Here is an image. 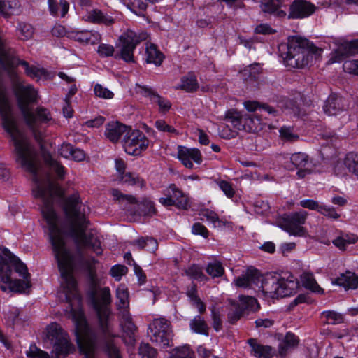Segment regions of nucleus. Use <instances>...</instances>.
I'll return each mask as SVG.
<instances>
[{
	"label": "nucleus",
	"mask_w": 358,
	"mask_h": 358,
	"mask_svg": "<svg viewBox=\"0 0 358 358\" xmlns=\"http://www.w3.org/2000/svg\"><path fill=\"white\" fill-rule=\"evenodd\" d=\"M245 108L255 113L248 116L245 119L246 122H251L249 126L250 130L257 131L268 127L269 129H275V127L270 122L273 118L278 115V110L267 103H260L256 101H247L244 102Z\"/></svg>",
	"instance_id": "5"
},
{
	"label": "nucleus",
	"mask_w": 358,
	"mask_h": 358,
	"mask_svg": "<svg viewBox=\"0 0 358 358\" xmlns=\"http://www.w3.org/2000/svg\"><path fill=\"white\" fill-rule=\"evenodd\" d=\"M178 157L182 164L188 169L193 168L192 161L198 164L202 162V155L197 148H187L183 146L178 147Z\"/></svg>",
	"instance_id": "19"
},
{
	"label": "nucleus",
	"mask_w": 358,
	"mask_h": 358,
	"mask_svg": "<svg viewBox=\"0 0 358 358\" xmlns=\"http://www.w3.org/2000/svg\"><path fill=\"white\" fill-rule=\"evenodd\" d=\"M89 36L88 31H76V30H72V31H68L67 33V37L70 39H73L76 41L80 42V43H87V40H89V38L87 36Z\"/></svg>",
	"instance_id": "51"
},
{
	"label": "nucleus",
	"mask_w": 358,
	"mask_h": 358,
	"mask_svg": "<svg viewBox=\"0 0 358 358\" xmlns=\"http://www.w3.org/2000/svg\"><path fill=\"white\" fill-rule=\"evenodd\" d=\"M83 19L85 21L90 23L103 24L106 26H110L115 22V20L112 16L104 13L99 9H93L88 11L87 14L83 16Z\"/></svg>",
	"instance_id": "23"
},
{
	"label": "nucleus",
	"mask_w": 358,
	"mask_h": 358,
	"mask_svg": "<svg viewBox=\"0 0 358 358\" xmlns=\"http://www.w3.org/2000/svg\"><path fill=\"white\" fill-rule=\"evenodd\" d=\"M308 213L304 210L284 214L278 220V226L289 235L303 237L307 234L303 226L306 220Z\"/></svg>",
	"instance_id": "9"
},
{
	"label": "nucleus",
	"mask_w": 358,
	"mask_h": 358,
	"mask_svg": "<svg viewBox=\"0 0 358 358\" xmlns=\"http://www.w3.org/2000/svg\"><path fill=\"white\" fill-rule=\"evenodd\" d=\"M127 271V268L122 265L113 266L110 271V274L113 276L116 281H120L122 276L125 275Z\"/></svg>",
	"instance_id": "62"
},
{
	"label": "nucleus",
	"mask_w": 358,
	"mask_h": 358,
	"mask_svg": "<svg viewBox=\"0 0 358 358\" xmlns=\"http://www.w3.org/2000/svg\"><path fill=\"white\" fill-rule=\"evenodd\" d=\"M164 195L171 196L174 200H178L180 197L185 195L183 192L178 188L175 184H171L164 192Z\"/></svg>",
	"instance_id": "59"
},
{
	"label": "nucleus",
	"mask_w": 358,
	"mask_h": 358,
	"mask_svg": "<svg viewBox=\"0 0 358 358\" xmlns=\"http://www.w3.org/2000/svg\"><path fill=\"white\" fill-rule=\"evenodd\" d=\"M358 53V40L347 41L341 43L333 53L331 59L338 62L349 55Z\"/></svg>",
	"instance_id": "21"
},
{
	"label": "nucleus",
	"mask_w": 358,
	"mask_h": 358,
	"mask_svg": "<svg viewBox=\"0 0 358 358\" xmlns=\"http://www.w3.org/2000/svg\"><path fill=\"white\" fill-rule=\"evenodd\" d=\"M212 326L215 331H220L222 329V315L218 308L215 307L211 308Z\"/></svg>",
	"instance_id": "50"
},
{
	"label": "nucleus",
	"mask_w": 358,
	"mask_h": 358,
	"mask_svg": "<svg viewBox=\"0 0 358 358\" xmlns=\"http://www.w3.org/2000/svg\"><path fill=\"white\" fill-rule=\"evenodd\" d=\"M22 115L26 124L31 130L34 138L38 143H41L43 134L40 128L43 125L48 127L55 122L50 110L43 106H38L35 110L30 108Z\"/></svg>",
	"instance_id": "6"
},
{
	"label": "nucleus",
	"mask_w": 358,
	"mask_h": 358,
	"mask_svg": "<svg viewBox=\"0 0 358 358\" xmlns=\"http://www.w3.org/2000/svg\"><path fill=\"white\" fill-rule=\"evenodd\" d=\"M130 127L119 122H110L106 125L105 136L113 143H117L121 137H125Z\"/></svg>",
	"instance_id": "20"
},
{
	"label": "nucleus",
	"mask_w": 358,
	"mask_h": 358,
	"mask_svg": "<svg viewBox=\"0 0 358 358\" xmlns=\"http://www.w3.org/2000/svg\"><path fill=\"white\" fill-rule=\"evenodd\" d=\"M299 343V338L294 333L287 332L278 345V353L285 357L287 353L296 348Z\"/></svg>",
	"instance_id": "26"
},
{
	"label": "nucleus",
	"mask_w": 358,
	"mask_h": 358,
	"mask_svg": "<svg viewBox=\"0 0 358 358\" xmlns=\"http://www.w3.org/2000/svg\"><path fill=\"white\" fill-rule=\"evenodd\" d=\"M133 244L138 246L139 249H144L150 252H155L158 248L157 240L152 237L141 238L135 241Z\"/></svg>",
	"instance_id": "38"
},
{
	"label": "nucleus",
	"mask_w": 358,
	"mask_h": 358,
	"mask_svg": "<svg viewBox=\"0 0 358 358\" xmlns=\"http://www.w3.org/2000/svg\"><path fill=\"white\" fill-rule=\"evenodd\" d=\"M98 261L94 257H90L88 259L84 261V264L87 266L89 269V282L98 278L96 271L94 270V266L97 264Z\"/></svg>",
	"instance_id": "61"
},
{
	"label": "nucleus",
	"mask_w": 358,
	"mask_h": 358,
	"mask_svg": "<svg viewBox=\"0 0 358 358\" xmlns=\"http://www.w3.org/2000/svg\"><path fill=\"white\" fill-rule=\"evenodd\" d=\"M206 271L213 278L221 277L224 273V268L222 264L217 261L208 263Z\"/></svg>",
	"instance_id": "46"
},
{
	"label": "nucleus",
	"mask_w": 358,
	"mask_h": 358,
	"mask_svg": "<svg viewBox=\"0 0 358 358\" xmlns=\"http://www.w3.org/2000/svg\"><path fill=\"white\" fill-rule=\"evenodd\" d=\"M319 213L329 219L338 220L340 217V214L336 211V209L334 207L324 204H322L321 208L319 210Z\"/></svg>",
	"instance_id": "60"
},
{
	"label": "nucleus",
	"mask_w": 358,
	"mask_h": 358,
	"mask_svg": "<svg viewBox=\"0 0 358 358\" xmlns=\"http://www.w3.org/2000/svg\"><path fill=\"white\" fill-rule=\"evenodd\" d=\"M27 358H50L47 352L38 348L35 345L30 346L29 350L27 352Z\"/></svg>",
	"instance_id": "58"
},
{
	"label": "nucleus",
	"mask_w": 358,
	"mask_h": 358,
	"mask_svg": "<svg viewBox=\"0 0 358 358\" xmlns=\"http://www.w3.org/2000/svg\"><path fill=\"white\" fill-rule=\"evenodd\" d=\"M94 92L96 96L102 99H112L114 96L113 92L108 88L103 87L100 84H96L94 87Z\"/></svg>",
	"instance_id": "54"
},
{
	"label": "nucleus",
	"mask_w": 358,
	"mask_h": 358,
	"mask_svg": "<svg viewBox=\"0 0 358 358\" xmlns=\"http://www.w3.org/2000/svg\"><path fill=\"white\" fill-rule=\"evenodd\" d=\"M0 278L3 292H22L31 286L27 266L10 252L0 254Z\"/></svg>",
	"instance_id": "3"
},
{
	"label": "nucleus",
	"mask_w": 358,
	"mask_h": 358,
	"mask_svg": "<svg viewBox=\"0 0 358 358\" xmlns=\"http://www.w3.org/2000/svg\"><path fill=\"white\" fill-rule=\"evenodd\" d=\"M248 117H243L241 114L236 110H228L225 115V121L231 124L234 130L245 129V124H248V127L251 125V122H246L245 119Z\"/></svg>",
	"instance_id": "31"
},
{
	"label": "nucleus",
	"mask_w": 358,
	"mask_h": 358,
	"mask_svg": "<svg viewBox=\"0 0 358 358\" xmlns=\"http://www.w3.org/2000/svg\"><path fill=\"white\" fill-rule=\"evenodd\" d=\"M282 3V0H261L260 8L264 13L282 18L287 15V13L280 9Z\"/></svg>",
	"instance_id": "27"
},
{
	"label": "nucleus",
	"mask_w": 358,
	"mask_h": 358,
	"mask_svg": "<svg viewBox=\"0 0 358 358\" xmlns=\"http://www.w3.org/2000/svg\"><path fill=\"white\" fill-rule=\"evenodd\" d=\"M148 335L152 342L169 346L173 336L171 322L163 317L155 318L148 326Z\"/></svg>",
	"instance_id": "10"
},
{
	"label": "nucleus",
	"mask_w": 358,
	"mask_h": 358,
	"mask_svg": "<svg viewBox=\"0 0 358 358\" xmlns=\"http://www.w3.org/2000/svg\"><path fill=\"white\" fill-rule=\"evenodd\" d=\"M81 207L82 202L78 193L63 199V209L69 222L71 236L78 245L91 248L100 255L103 251L101 241L92 232L86 233L90 222Z\"/></svg>",
	"instance_id": "2"
},
{
	"label": "nucleus",
	"mask_w": 358,
	"mask_h": 358,
	"mask_svg": "<svg viewBox=\"0 0 358 358\" xmlns=\"http://www.w3.org/2000/svg\"><path fill=\"white\" fill-rule=\"evenodd\" d=\"M240 303L238 306L245 313V310L257 311L259 309V304L257 300L249 296H241L239 297Z\"/></svg>",
	"instance_id": "36"
},
{
	"label": "nucleus",
	"mask_w": 358,
	"mask_h": 358,
	"mask_svg": "<svg viewBox=\"0 0 358 358\" xmlns=\"http://www.w3.org/2000/svg\"><path fill=\"white\" fill-rule=\"evenodd\" d=\"M13 91L17 99L18 107L23 114L30 109L29 104L36 102L38 98L37 91L30 84L24 85L21 80L15 82L10 80Z\"/></svg>",
	"instance_id": "12"
},
{
	"label": "nucleus",
	"mask_w": 358,
	"mask_h": 358,
	"mask_svg": "<svg viewBox=\"0 0 358 358\" xmlns=\"http://www.w3.org/2000/svg\"><path fill=\"white\" fill-rule=\"evenodd\" d=\"M280 276L271 273H267L265 275L259 274V290L267 299H278L279 287L280 285Z\"/></svg>",
	"instance_id": "14"
},
{
	"label": "nucleus",
	"mask_w": 358,
	"mask_h": 358,
	"mask_svg": "<svg viewBox=\"0 0 358 358\" xmlns=\"http://www.w3.org/2000/svg\"><path fill=\"white\" fill-rule=\"evenodd\" d=\"M317 7L306 0H294L289 8L288 19H303L312 15Z\"/></svg>",
	"instance_id": "16"
},
{
	"label": "nucleus",
	"mask_w": 358,
	"mask_h": 358,
	"mask_svg": "<svg viewBox=\"0 0 358 358\" xmlns=\"http://www.w3.org/2000/svg\"><path fill=\"white\" fill-rule=\"evenodd\" d=\"M278 298L287 297L296 293L298 282L292 279H285L280 277Z\"/></svg>",
	"instance_id": "32"
},
{
	"label": "nucleus",
	"mask_w": 358,
	"mask_h": 358,
	"mask_svg": "<svg viewBox=\"0 0 358 358\" xmlns=\"http://www.w3.org/2000/svg\"><path fill=\"white\" fill-rule=\"evenodd\" d=\"M234 284L238 287L252 288L253 285L259 286V273L256 269H248L245 274L236 278Z\"/></svg>",
	"instance_id": "22"
},
{
	"label": "nucleus",
	"mask_w": 358,
	"mask_h": 358,
	"mask_svg": "<svg viewBox=\"0 0 358 358\" xmlns=\"http://www.w3.org/2000/svg\"><path fill=\"white\" fill-rule=\"evenodd\" d=\"M343 67L345 72L358 75V60L345 61Z\"/></svg>",
	"instance_id": "64"
},
{
	"label": "nucleus",
	"mask_w": 358,
	"mask_h": 358,
	"mask_svg": "<svg viewBox=\"0 0 358 358\" xmlns=\"http://www.w3.org/2000/svg\"><path fill=\"white\" fill-rule=\"evenodd\" d=\"M322 51L308 39L296 36L289 37L286 45L279 47L285 65L291 68H303L313 58L319 57Z\"/></svg>",
	"instance_id": "4"
},
{
	"label": "nucleus",
	"mask_w": 358,
	"mask_h": 358,
	"mask_svg": "<svg viewBox=\"0 0 358 358\" xmlns=\"http://www.w3.org/2000/svg\"><path fill=\"white\" fill-rule=\"evenodd\" d=\"M120 180L121 182L128 185H136L142 187L144 185V182L141 180L138 175L130 172L125 173L120 176Z\"/></svg>",
	"instance_id": "44"
},
{
	"label": "nucleus",
	"mask_w": 358,
	"mask_h": 358,
	"mask_svg": "<svg viewBox=\"0 0 358 358\" xmlns=\"http://www.w3.org/2000/svg\"><path fill=\"white\" fill-rule=\"evenodd\" d=\"M291 164L298 169L296 173L299 178H303L311 173L312 161L306 153L296 152L290 157Z\"/></svg>",
	"instance_id": "18"
},
{
	"label": "nucleus",
	"mask_w": 358,
	"mask_h": 358,
	"mask_svg": "<svg viewBox=\"0 0 358 358\" xmlns=\"http://www.w3.org/2000/svg\"><path fill=\"white\" fill-rule=\"evenodd\" d=\"M20 6L16 0H0V15L4 18H9L15 15ZM1 41H6L0 36Z\"/></svg>",
	"instance_id": "34"
},
{
	"label": "nucleus",
	"mask_w": 358,
	"mask_h": 358,
	"mask_svg": "<svg viewBox=\"0 0 358 358\" xmlns=\"http://www.w3.org/2000/svg\"><path fill=\"white\" fill-rule=\"evenodd\" d=\"M261 70L262 68L259 64H251L243 71L242 75L245 80L249 78L253 80L257 78V76L261 72Z\"/></svg>",
	"instance_id": "49"
},
{
	"label": "nucleus",
	"mask_w": 358,
	"mask_h": 358,
	"mask_svg": "<svg viewBox=\"0 0 358 358\" xmlns=\"http://www.w3.org/2000/svg\"><path fill=\"white\" fill-rule=\"evenodd\" d=\"M44 160L45 164L57 174L59 178H62L64 177V167L60 163L50 155H45L44 157Z\"/></svg>",
	"instance_id": "42"
},
{
	"label": "nucleus",
	"mask_w": 358,
	"mask_h": 358,
	"mask_svg": "<svg viewBox=\"0 0 358 358\" xmlns=\"http://www.w3.org/2000/svg\"><path fill=\"white\" fill-rule=\"evenodd\" d=\"M217 184L220 189L228 198H233L235 194V190L233 188L232 184L226 180H219Z\"/></svg>",
	"instance_id": "55"
},
{
	"label": "nucleus",
	"mask_w": 358,
	"mask_h": 358,
	"mask_svg": "<svg viewBox=\"0 0 358 358\" xmlns=\"http://www.w3.org/2000/svg\"><path fill=\"white\" fill-rule=\"evenodd\" d=\"M111 194L115 200L117 201L124 209L131 214L136 213V206L138 205L136 199L129 194H122L116 189L111 190Z\"/></svg>",
	"instance_id": "25"
},
{
	"label": "nucleus",
	"mask_w": 358,
	"mask_h": 358,
	"mask_svg": "<svg viewBox=\"0 0 358 358\" xmlns=\"http://www.w3.org/2000/svg\"><path fill=\"white\" fill-rule=\"evenodd\" d=\"M348 108L347 101L337 94H331L323 106L324 113L328 115H337Z\"/></svg>",
	"instance_id": "17"
},
{
	"label": "nucleus",
	"mask_w": 358,
	"mask_h": 358,
	"mask_svg": "<svg viewBox=\"0 0 358 358\" xmlns=\"http://www.w3.org/2000/svg\"><path fill=\"white\" fill-rule=\"evenodd\" d=\"M186 295L191 305L197 308L201 315L206 312V305L198 295L197 285L195 283H192L187 287Z\"/></svg>",
	"instance_id": "29"
},
{
	"label": "nucleus",
	"mask_w": 358,
	"mask_h": 358,
	"mask_svg": "<svg viewBox=\"0 0 358 358\" xmlns=\"http://www.w3.org/2000/svg\"><path fill=\"white\" fill-rule=\"evenodd\" d=\"M249 345L251 355L257 358H271L273 355V349L269 345L261 344L256 338H249L247 340Z\"/></svg>",
	"instance_id": "24"
},
{
	"label": "nucleus",
	"mask_w": 358,
	"mask_h": 358,
	"mask_svg": "<svg viewBox=\"0 0 358 358\" xmlns=\"http://www.w3.org/2000/svg\"><path fill=\"white\" fill-rule=\"evenodd\" d=\"M280 137L284 142L293 143L299 139V136L290 127H282L279 130Z\"/></svg>",
	"instance_id": "47"
},
{
	"label": "nucleus",
	"mask_w": 358,
	"mask_h": 358,
	"mask_svg": "<svg viewBox=\"0 0 358 358\" xmlns=\"http://www.w3.org/2000/svg\"><path fill=\"white\" fill-rule=\"evenodd\" d=\"M344 164L349 172L358 178V154L349 152L344 159Z\"/></svg>",
	"instance_id": "39"
},
{
	"label": "nucleus",
	"mask_w": 358,
	"mask_h": 358,
	"mask_svg": "<svg viewBox=\"0 0 358 358\" xmlns=\"http://www.w3.org/2000/svg\"><path fill=\"white\" fill-rule=\"evenodd\" d=\"M90 302L96 313L100 336L90 327L85 319H80L76 324V341L80 352L85 358H94V353L99 345L108 358H122L115 338L117 336L113 332L109 322L111 314L112 296L108 287H104L88 296Z\"/></svg>",
	"instance_id": "1"
},
{
	"label": "nucleus",
	"mask_w": 358,
	"mask_h": 358,
	"mask_svg": "<svg viewBox=\"0 0 358 358\" xmlns=\"http://www.w3.org/2000/svg\"><path fill=\"white\" fill-rule=\"evenodd\" d=\"M333 283L342 286L346 289H354L358 287V276H357L354 273L346 271L337 277Z\"/></svg>",
	"instance_id": "28"
},
{
	"label": "nucleus",
	"mask_w": 358,
	"mask_h": 358,
	"mask_svg": "<svg viewBox=\"0 0 358 358\" xmlns=\"http://www.w3.org/2000/svg\"><path fill=\"white\" fill-rule=\"evenodd\" d=\"M97 53L101 57H113L115 54V48L112 45L101 43L97 48Z\"/></svg>",
	"instance_id": "53"
},
{
	"label": "nucleus",
	"mask_w": 358,
	"mask_h": 358,
	"mask_svg": "<svg viewBox=\"0 0 358 358\" xmlns=\"http://www.w3.org/2000/svg\"><path fill=\"white\" fill-rule=\"evenodd\" d=\"M139 354L143 358H154L157 355V350L149 343H141L139 347Z\"/></svg>",
	"instance_id": "52"
},
{
	"label": "nucleus",
	"mask_w": 358,
	"mask_h": 358,
	"mask_svg": "<svg viewBox=\"0 0 358 358\" xmlns=\"http://www.w3.org/2000/svg\"><path fill=\"white\" fill-rule=\"evenodd\" d=\"M303 285L305 287L315 292L317 288H319V286L314 279L312 274L309 273H305L302 276L301 278Z\"/></svg>",
	"instance_id": "56"
},
{
	"label": "nucleus",
	"mask_w": 358,
	"mask_h": 358,
	"mask_svg": "<svg viewBox=\"0 0 358 358\" xmlns=\"http://www.w3.org/2000/svg\"><path fill=\"white\" fill-rule=\"evenodd\" d=\"M136 91L145 97L150 99L152 103H156L159 106L160 113H166L171 108V103L167 99L160 96L155 90L146 85L136 84Z\"/></svg>",
	"instance_id": "15"
},
{
	"label": "nucleus",
	"mask_w": 358,
	"mask_h": 358,
	"mask_svg": "<svg viewBox=\"0 0 358 358\" xmlns=\"http://www.w3.org/2000/svg\"><path fill=\"white\" fill-rule=\"evenodd\" d=\"M145 55L146 62L148 63L154 64L157 66L161 65L164 58L163 53L152 43H150L147 45Z\"/></svg>",
	"instance_id": "35"
},
{
	"label": "nucleus",
	"mask_w": 358,
	"mask_h": 358,
	"mask_svg": "<svg viewBox=\"0 0 358 358\" xmlns=\"http://www.w3.org/2000/svg\"><path fill=\"white\" fill-rule=\"evenodd\" d=\"M189 325L190 330L193 333L206 336H209L210 328L201 315H198L194 317V318L189 321Z\"/></svg>",
	"instance_id": "30"
},
{
	"label": "nucleus",
	"mask_w": 358,
	"mask_h": 358,
	"mask_svg": "<svg viewBox=\"0 0 358 358\" xmlns=\"http://www.w3.org/2000/svg\"><path fill=\"white\" fill-rule=\"evenodd\" d=\"M194 352L187 346L178 347L173 349L170 352L169 358H193Z\"/></svg>",
	"instance_id": "48"
},
{
	"label": "nucleus",
	"mask_w": 358,
	"mask_h": 358,
	"mask_svg": "<svg viewBox=\"0 0 358 358\" xmlns=\"http://www.w3.org/2000/svg\"><path fill=\"white\" fill-rule=\"evenodd\" d=\"M219 134L222 138L231 139L236 136L237 131L231 129L229 124H226L221 127Z\"/></svg>",
	"instance_id": "63"
},
{
	"label": "nucleus",
	"mask_w": 358,
	"mask_h": 358,
	"mask_svg": "<svg viewBox=\"0 0 358 358\" xmlns=\"http://www.w3.org/2000/svg\"><path fill=\"white\" fill-rule=\"evenodd\" d=\"M122 142L124 151L133 156L140 155L149 145V140L141 131L131 128L125 134Z\"/></svg>",
	"instance_id": "13"
},
{
	"label": "nucleus",
	"mask_w": 358,
	"mask_h": 358,
	"mask_svg": "<svg viewBox=\"0 0 358 358\" xmlns=\"http://www.w3.org/2000/svg\"><path fill=\"white\" fill-rule=\"evenodd\" d=\"M17 34L20 40L27 41L32 37L34 28L30 24L19 22L17 27Z\"/></svg>",
	"instance_id": "41"
},
{
	"label": "nucleus",
	"mask_w": 358,
	"mask_h": 358,
	"mask_svg": "<svg viewBox=\"0 0 358 358\" xmlns=\"http://www.w3.org/2000/svg\"><path fill=\"white\" fill-rule=\"evenodd\" d=\"M199 87L196 76L191 71L181 78L180 84L176 89H180L187 92H194L199 89Z\"/></svg>",
	"instance_id": "33"
},
{
	"label": "nucleus",
	"mask_w": 358,
	"mask_h": 358,
	"mask_svg": "<svg viewBox=\"0 0 358 358\" xmlns=\"http://www.w3.org/2000/svg\"><path fill=\"white\" fill-rule=\"evenodd\" d=\"M46 338L53 346L57 358H64L74 350L67 334L57 323L53 322L48 326Z\"/></svg>",
	"instance_id": "8"
},
{
	"label": "nucleus",
	"mask_w": 358,
	"mask_h": 358,
	"mask_svg": "<svg viewBox=\"0 0 358 358\" xmlns=\"http://www.w3.org/2000/svg\"><path fill=\"white\" fill-rule=\"evenodd\" d=\"M321 316L324 319V322L328 324H338L344 321L343 315L334 310L323 311Z\"/></svg>",
	"instance_id": "40"
},
{
	"label": "nucleus",
	"mask_w": 358,
	"mask_h": 358,
	"mask_svg": "<svg viewBox=\"0 0 358 358\" xmlns=\"http://www.w3.org/2000/svg\"><path fill=\"white\" fill-rule=\"evenodd\" d=\"M129 3L134 10V13H137V10H138L139 13H142L144 10H145L147 8V2H152L155 3L158 1L159 0H129Z\"/></svg>",
	"instance_id": "57"
},
{
	"label": "nucleus",
	"mask_w": 358,
	"mask_h": 358,
	"mask_svg": "<svg viewBox=\"0 0 358 358\" xmlns=\"http://www.w3.org/2000/svg\"><path fill=\"white\" fill-rule=\"evenodd\" d=\"M48 7L50 13L55 16L59 14V8H60V15L63 17L68 13L69 4L65 0H61L59 3L57 0H48Z\"/></svg>",
	"instance_id": "37"
},
{
	"label": "nucleus",
	"mask_w": 358,
	"mask_h": 358,
	"mask_svg": "<svg viewBox=\"0 0 358 358\" xmlns=\"http://www.w3.org/2000/svg\"><path fill=\"white\" fill-rule=\"evenodd\" d=\"M199 215L201 217V220H203L206 219L212 223L215 227L221 226L222 222L215 212L208 208H203L199 211Z\"/></svg>",
	"instance_id": "43"
},
{
	"label": "nucleus",
	"mask_w": 358,
	"mask_h": 358,
	"mask_svg": "<svg viewBox=\"0 0 358 358\" xmlns=\"http://www.w3.org/2000/svg\"><path fill=\"white\" fill-rule=\"evenodd\" d=\"M185 273L186 275L192 280H199L201 281L208 280V278L203 273L201 268L196 264H193L189 266L185 269Z\"/></svg>",
	"instance_id": "45"
},
{
	"label": "nucleus",
	"mask_w": 358,
	"mask_h": 358,
	"mask_svg": "<svg viewBox=\"0 0 358 358\" xmlns=\"http://www.w3.org/2000/svg\"><path fill=\"white\" fill-rule=\"evenodd\" d=\"M119 40L121 43L120 49L115 52L114 58L126 62H134V51L143 40L142 36L131 30H127L120 36Z\"/></svg>",
	"instance_id": "11"
},
{
	"label": "nucleus",
	"mask_w": 358,
	"mask_h": 358,
	"mask_svg": "<svg viewBox=\"0 0 358 358\" xmlns=\"http://www.w3.org/2000/svg\"><path fill=\"white\" fill-rule=\"evenodd\" d=\"M115 308L124 331L127 334H134L136 327L129 311V291L124 284L119 285L115 290Z\"/></svg>",
	"instance_id": "7"
}]
</instances>
